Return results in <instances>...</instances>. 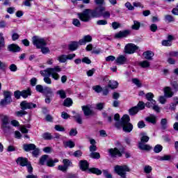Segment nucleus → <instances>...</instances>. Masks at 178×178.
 I'll return each mask as SVG.
<instances>
[{"instance_id":"obj_1","label":"nucleus","mask_w":178,"mask_h":178,"mask_svg":"<svg viewBox=\"0 0 178 178\" xmlns=\"http://www.w3.org/2000/svg\"><path fill=\"white\" fill-rule=\"evenodd\" d=\"M62 72V68L59 66H55L54 67H49L44 70L40 71V74L44 77L43 80L46 84H52V80L49 78L51 76L54 80L58 81L60 79V75L58 73Z\"/></svg>"},{"instance_id":"obj_2","label":"nucleus","mask_w":178,"mask_h":178,"mask_svg":"<svg viewBox=\"0 0 178 178\" xmlns=\"http://www.w3.org/2000/svg\"><path fill=\"white\" fill-rule=\"evenodd\" d=\"M146 99L147 101H149L145 104L147 108H152L153 111L157 113L161 112V108H159V106L156 105V101L154 100V93L148 92L146 95Z\"/></svg>"},{"instance_id":"obj_3","label":"nucleus","mask_w":178,"mask_h":178,"mask_svg":"<svg viewBox=\"0 0 178 178\" xmlns=\"http://www.w3.org/2000/svg\"><path fill=\"white\" fill-rule=\"evenodd\" d=\"M108 153L112 158L120 157L124 154V147L120 143H117L116 147L108 149Z\"/></svg>"},{"instance_id":"obj_4","label":"nucleus","mask_w":178,"mask_h":178,"mask_svg":"<svg viewBox=\"0 0 178 178\" xmlns=\"http://www.w3.org/2000/svg\"><path fill=\"white\" fill-rule=\"evenodd\" d=\"M130 116L129 115H124L122 118L121 124L122 126L123 131L126 133H130L133 130V124L129 122Z\"/></svg>"},{"instance_id":"obj_5","label":"nucleus","mask_w":178,"mask_h":178,"mask_svg":"<svg viewBox=\"0 0 178 178\" xmlns=\"http://www.w3.org/2000/svg\"><path fill=\"white\" fill-rule=\"evenodd\" d=\"M78 17L81 20V22H90L92 17V10L86 9L83 13H78Z\"/></svg>"},{"instance_id":"obj_6","label":"nucleus","mask_w":178,"mask_h":178,"mask_svg":"<svg viewBox=\"0 0 178 178\" xmlns=\"http://www.w3.org/2000/svg\"><path fill=\"white\" fill-rule=\"evenodd\" d=\"M32 42L36 48L40 49V48H42V47H45L47 45V40L44 38H41L39 36H33L32 38Z\"/></svg>"},{"instance_id":"obj_7","label":"nucleus","mask_w":178,"mask_h":178,"mask_svg":"<svg viewBox=\"0 0 178 178\" xmlns=\"http://www.w3.org/2000/svg\"><path fill=\"white\" fill-rule=\"evenodd\" d=\"M114 170L119 176H124L126 172H130V168L127 165H115Z\"/></svg>"},{"instance_id":"obj_8","label":"nucleus","mask_w":178,"mask_h":178,"mask_svg":"<svg viewBox=\"0 0 178 178\" xmlns=\"http://www.w3.org/2000/svg\"><path fill=\"white\" fill-rule=\"evenodd\" d=\"M137 49H138V47L136 44L129 43L124 47V53L129 54H134Z\"/></svg>"},{"instance_id":"obj_9","label":"nucleus","mask_w":178,"mask_h":178,"mask_svg":"<svg viewBox=\"0 0 178 178\" xmlns=\"http://www.w3.org/2000/svg\"><path fill=\"white\" fill-rule=\"evenodd\" d=\"M104 10H105V7L99 6L96 8L94 10H92L91 17L93 18L101 17L102 16V13H104Z\"/></svg>"},{"instance_id":"obj_10","label":"nucleus","mask_w":178,"mask_h":178,"mask_svg":"<svg viewBox=\"0 0 178 178\" xmlns=\"http://www.w3.org/2000/svg\"><path fill=\"white\" fill-rule=\"evenodd\" d=\"M4 99L1 100L0 104L1 105H8L12 102V93L10 92L5 91L3 92Z\"/></svg>"},{"instance_id":"obj_11","label":"nucleus","mask_w":178,"mask_h":178,"mask_svg":"<svg viewBox=\"0 0 178 178\" xmlns=\"http://www.w3.org/2000/svg\"><path fill=\"white\" fill-rule=\"evenodd\" d=\"M21 109L26 111V109H33V108H37V104L31 102H27L24 101L20 104Z\"/></svg>"},{"instance_id":"obj_12","label":"nucleus","mask_w":178,"mask_h":178,"mask_svg":"<svg viewBox=\"0 0 178 178\" xmlns=\"http://www.w3.org/2000/svg\"><path fill=\"white\" fill-rule=\"evenodd\" d=\"M117 65H126L127 63V57L126 56L120 55L115 59Z\"/></svg>"},{"instance_id":"obj_13","label":"nucleus","mask_w":178,"mask_h":178,"mask_svg":"<svg viewBox=\"0 0 178 178\" xmlns=\"http://www.w3.org/2000/svg\"><path fill=\"white\" fill-rule=\"evenodd\" d=\"M82 111H83L85 116H91V115H94V112L91 109V106H83Z\"/></svg>"},{"instance_id":"obj_14","label":"nucleus","mask_w":178,"mask_h":178,"mask_svg":"<svg viewBox=\"0 0 178 178\" xmlns=\"http://www.w3.org/2000/svg\"><path fill=\"white\" fill-rule=\"evenodd\" d=\"M92 41V37L90 35H87L83 36V39L79 40V45H86V42H91Z\"/></svg>"},{"instance_id":"obj_15","label":"nucleus","mask_w":178,"mask_h":178,"mask_svg":"<svg viewBox=\"0 0 178 178\" xmlns=\"http://www.w3.org/2000/svg\"><path fill=\"white\" fill-rule=\"evenodd\" d=\"M175 40V38L172 35L168 36V40H164L162 41L161 44L163 47H170L172 45V41Z\"/></svg>"},{"instance_id":"obj_16","label":"nucleus","mask_w":178,"mask_h":178,"mask_svg":"<svg viewBox=\"0 0 178 178\" xmlns=\"http://www.w3.org/2000/svg\"><path fill=\"white\" fill-rule=\"evenodd\" d=\"M17 163L20 165V166H27L29 165V161L26 158L19 157L17 159Z\"/></svg>"},{"instance_id":"obj_17","label":"nucleus","mask_w":178,"mask_h":178,"mask_svg":"<svg viewBox=\"0 0 178 178\" xmlns=\"http://www.w3.org/2000/svg\"><path fill=\"white\" fill-rule=\"evenodd\" d=\"M58 162H59L58 159H52V158L49 157L46 165L47 166H49V168H54L55 163H58Z\"/></svg>"},{"instance_id":"obj_18","label":"nucleus","mask_w":178,"mask_h":178,"mask_svg":"<svg viewBox=\"0 0 178 178\" xmlns=\"http://www.w3.org/2000/svg\"><path fill=\"white\" fill-rule=\"evenodd\" d=\"M23 148L24 149V151H26V152H29L30 151H33L34 149H35V145L31 143V144H25L23 146Z\"/></svg>"},{"instance_id":"obj_19","label":"nucleus","mask_w":178,"mask_h":178,"mask_svg":"<svg viewBox=\"0 0 178 178\" xmlns=\"http://www.w3.org/2000/svg\"><path fill=\"white\" fill-rule=\"evenodd\" d=\"M79 45H80V43H79V42H72L68 45V49H70V51H76V49L79 48Z\"/></svg>"},{"instance_id":"obj_20","label":"nucleus","mask_w":178,"mask_h":178,"mask_svg":"<svg viewBox=\"0 0 178 178\" xmlns=\"http://www.w3.org/2000/svg\"><path fill=\"white\" fill-rule=\"evenodd\" d=\"M143 56L145 59L147 60H152V57L154 56V52L151 51H147L143 53Z\"/></svg>"},{"instance_id":"obj_21","label":"nucleus","mask_w":178,"mask_h":178,"mask_svg":"<svg viewBox=\"0 0 178 178\" xmlns=\"http://www.w3.org/2000/svg\"><path fill=\"white\" fill-rule=\"evenodd\" d=\"M164 94L165 97H167L168 98H172V97H173V92H172V89L170 87L164 88Z\"/></svg>"},{"instance_id":"obj_22","label":"nucleus","mask_w":178,"mask_h":178,"mask_svg":"<svg viewBox=\"0 0 178 178\" xmlns=\"http://www.w3.org/2000/svg\"><path fill=\"white\" fill-rule=\"evenodd\" d=\"M8 50L11 52H19L20 47L17 44H12L8 46Z\"/></svg>"},{"instance_id":"obj_23","label":"nucleus","mask_w":178,"mask_h":178,"mask_svg":"<svg viewBox=\"0 0 178 178\" xmlns=\"http://www.w3.org/2000/svg\"><path fill=\"white\" fill-rule=\"evenodd\" d=\"M129 34V31H120L115 35V38H123L127 37Z\"/></svg>"},{"instance_id":"obj_24","label":"nucleus","mask_w":178,"mask_h":178,"mask_svg":"<svg viewBox=\"0 0 178 178\" xmlns=\"http://www.w3.org/2000/svg\"><path fill=\"white\" fill-rule=\"evenodd\" d=\"M138 147L143 151H149L152 148L149 145H145L143 143H139Z\"/></svg>"},{"instance_id":"obj_25","label":"nucleus","mask_w":178,"mask_h":178,"mask_svg":"<svg viewBox=\"0 0 178 178\" xmlns=\"http://www.w3.org/2000/svg\"><path fill=\"white\" fill-rule=\"evenodd\" d=\"M145 121L149 123H152V124H155V123H156V116L151 115L145 118Z\"/></svg>"},{"instance_id":"obj_26","label":"nucleus","mask_w":178,"mask_h":178,"mask_svg":"<svg viewBox=\"0 0 178 178\" xmlns=\"http://www.w3.org/2000/svg\"><path fill=\"white\" fill-rule=\"evenodd\" d=\"M118 86H119V83L116 81H108V87L109 88H111V90L118 88Z\"/></svg>"},{"instance_id":"obj_27","label":"nucleus","mask_w":178,"mask_h":178,"mask_svg":"<svg viewBox=\"0 0 178 178\" xmlns=\"http://www.w3.org/2000/svg\"><path fill=\"white\" fill-rule=\"evenodd\" d=\"M80 168L81 170L86 171L88 169V162L87 161H80Z\"/></svg>"},{"instance_id":"obj_28","label":"nucleus","mask_w":178,"mask_h":178,"mask_svg":"<svg viewBox=\"0 0 178 178\" xmlns=\"http://www.w3.org/2000/svg\"><path fill=\"white\" fill-rule=\"evenodd\" d=\"M49 158V156L47 154L42 156L40 159V165H45V164L47 165Z\"/></svg>"},{"instance_id":"obj_29","label":"nucleus","mask_w":178,"mask_h":178,"mask_svg":"<svg viewBox=\"0 0 178 178\" xmlns=\"http://www.w3.org/2000/svg\"><path fill=\"white\" fill-rule=\"evenodd\" d=\"M139 66L143 69H147V67H149V66H151V63H149L148 60H143L139 63Z\"/></svg>"},{"instance_id":"obj_30","label":"nucleus","mask_w":178,"mask_h":178,"mask_svg":"<svg viewBox=\"0 0 178 178\" xmlns=\"http://www.w3.org/2000/svg\"><path fill=\"white\" fill-rule=\"evenodd\" d=\"M138 107L134 106L129 110V113L131 116H134V115H137V113H138Z\"/></svg>"},{"instance_id":"obj_31","label":"nucleus","mask_w":178,"mask_h":178,"mask_svg":"<svg viewBox=\"0 0 178 178\" xmlns=\"http://www.w3.org/2000/svg\"><path fill=\"white\" fill-rule=\"evenodd\" d=\"M29 95H31V90H30V88H28L26 90H22L21 92V97H22L23 98H27Z\"/></svg>"},{"instance_id":"obj_32","label":"nucleus","mask_w":178,"mask_h":178,"mask_svg":"<svg viewBox=\"0 0 178 178\" xmlns=\"http://www.w3.org/2000/svg\"><path fill=\"white\" fill-rule=\"evenodd\" d=\"M74 118L75 121L76 122V123H79V124H82L83 120L81 119V115H80L79 113H76L74 115Z\"/></svg>"},{"instance_id":"obj_33","label":"nucleus","mask_w":178,"mask_h":178,"mask_svg":"<svg viewBox=\"0 0 178 178\" xmlns=\"http://www.w3.org/2000/svg\"><path fill=\"white\" fill-rule=\"evenodd\" d=\"M141 138H140V142L142 143H148V141H149V137H148L147 136L145 135V134L142 133L140 134Z\"/></svg>"},{"instance_id":"obj_34","label":"nucleus","mask_w":178,"mask_h":178,"mask_svg":"<svg viewBox=\"0 0 178 178\" xmlns=\"http://www.w3.org/2000/svg\"><path fill=\"white\" fill-rule=\"evenodd\" d=\"M64 144V147H65V148H67V147L69 148H74V142L72 141V140H68V141H65L63 143Z\"/></svg>"},{"instance_id":"obj_35","label":"nucleus","mask_w":178,"mask_h":178,"mask_svg":"<svg viewBox=\"0 0 178 178\" xmlns=\"http://www.w3.org/2000/svg\"><path fill=\"white\" fill-rule=\"evenodd\" d=\"M2 126L4 128H8L9 129V119L8 118V117L5 116L3 117V120H2Z\"/></svg>"},{"instance_id":"obj_36","label":"nucleus","mask_w":178,"mask_h":178,"mask_svg":"<svg viewBox=\"0 0 178 178\" xmlns=\"http://www.w3.org/2000/svg\"><path fill=\"white\" fill-rule=\"evenodd\" d=\"M89 172H90L91 173H94L95 175H102V171H101V170L98 169V168H92L89 169Z\"/></svg>"},{"instance_id":"obj_37","label":"nucleus","mask_w":178,"mask_h":178,"mask_svg":"<svg viewBox=\"0 0 178 178\" xmlns=\"http://www.w3.org/2000/svg\"><path fill=\"white\" fill-rule=\"evenodd\" d=\"M24 115H27V111L24 110L15 112V116H17V118H22L24 116Z\"/></svg>"},{"instance_id":"obj_38","label":"nucleus","mask_w":178,"mask_h":178,"mask_svg":"<svg viewBox=\"0 0 178 178\" xmlns=\"http://www.w3.org/2000/svg\"><path fill=\"white\" fill-rule=\"evenodd\" d=\"M73 104V100L70 98H67L66 99L64 100L63 105L64 106H72Z\"/></svg>"},{"instance_id":"obj_39","label":"nucleus","mask_w":178,"mask_h":178,"mask_svg":"<svg viewBox=\"0 0 178 178\" xmlns=\"http://www.w3.org/2000/svg\"><path fill=\"white\" fill-rule=\"evenodd\" d=\"M5 46V39L3 38V34L0 33V50Z\"/></svg>"},{"instance_id":"obj_40","label":"nucleus","mask_w":178,"mask_h":178,"mask_svg":"<svg viewBox=\"0 0 178 178\" xmlns=\"http://www.w3.org/2000/svg\"><path fill=\"white\" fill-rule=\"evenodd\" d=\"M57 94L60 95V98L62 99H65V98H66V92L64 90H58Z\"/></svg>"},{"instance_id":"obj_41","label":"nucleus","mask_w":178,"mask_h":178,"mask_svg":"<svg viewBox=\"0 0 178 178\" xmlns=\"http://www.w3.org/2000/svg\"><path fill=\"white\" fill-rule=\"evenodd\" d=\"M161 127L162 129H163L165 130V129L168 128V120L165 118H163L161 121Z\"/></svg>"},{"instance_id":"obj_42","label":"nucleus","mask_w":178,"mask_h":178,"mask_svg":"<svg viewBox=\"0 0 178 178\" xmlns=\"http://www.w3.org/2000/svg\"><path fill=\"white\" fill-rule=\"evenodd\" d=\"M58 60H59L60 63H65L67 60V57L66 55H61L58 57Z\"/></svg>"},{"instance_id":"obj_43","label":"nucleus","mask_w":178,"mask_h":178,"mask_svg":"<svg viewBox=\"0 0 178 178\" xmlns=\"http://www.w3.org/2000/svg\"><path fill=\"white\" fill-rule=\"evenodd\" d=\"M63 163L64 166L67 167V168H69V166H72V161L67 159H63Z\"/></svg>"},{"instance_id":"obj_44","label":"nucleus","mask_w":178,"mask_h":178,"mask_svg":"<svg viewBox=\"0 0 178 178\" xmlns=\"http://www.w3.org/2000/svg\"><path fill=\"white\" fill-rule=\"evenodd\" d=\"M140 22H138V21H134V24L131 26V29L133 30H138L140 29Z\"/></svg>"},{"instance_id":"obj_45","label":"nucleus","mask_w":178,"mask_h":178,"mask_svg":"<svg viewBox=\"0 0 178 178\" xmlns=\"http://www.w3.org/2000/svg\"><path fill=\"white\" fill-rule=\"evenodd\" d=\"M163 148V147H162V145H156L154 147V152H156V154H159V152H161L162 151Z\"/></svg>"},{"instance_id":"obj_46","label":"nucleus","mask_w":178,"mask_h":178,"mask_svg":"<svg viewBox=\"0 0 178 178\" xmlns=\"http://www.w3.org/2000/svg\"><path fill=\"white\" fill-rule=\"evenodd\" d=\"M172 156L170 155H164L159 157V161H170Z\"/></svg>"},{"instance_id":"obj_47","label":"nucleus","mask_w":178,"mask_h":178,"mask_svg":"<svg viewBox=\"0 0 178 178\" xmlns=\"http://www.w3.org/2000/svg\"><path fill=\"white\" fill-rule=\"evenodd\" d=\"M72 24L75 26V27H80L81 26V23H80V20L76 18L72 19Z\"/></svg>"},{"instance_id":"obj_48","label":"nucleus","mask_w":178,"mask_h":178,"mask_svg":"<svg viewBox=\"0 0 178 178\" xmlns=\"http://www.w3.org/2000/svg\"><path fill=\"white\" fill-rule=\"evenodd\" d=\"M97 26H106L108 24V21L106 19H99L97 21Z\"/></svg>"},{"instance_id":"obj_49","label":"nucleus","mask_w":178,"mask_h":178,"mask_svg":"<svg viewBox=\"0 0 178 178\" xmlns=\"http://www.w3.org/2000/svg\"><path fill=\"white\" fill-rule=\"evenodd\" d=\"M42 138L44 140H52V135L50 133L46 132L42 134Z\"/></svg>"},{"instance_id":"obj_50","label":"nucleus","mask_w":178,"mask_h":178,"mask_svg":"<svg viewBox=\"0 0 178 178\" xmlns=\"http://www.w3.org/2000/svg\"><path fill=\"white\" fill-rule=\"evenodd\" d=\"M102 16L104 17V19H109V17H111V13L104 10L102 14Z\"/></svg>"},{"instance_id":"obj_51","label":"nucleus","mask_w":178,"mask_h":178,"mask_svg":"<svg viewBox=\"0 0 178 178\" xmlns=\"http://www.w3.org/2000/svg\"><path fill=\"white\" fill-rule=\"evenodd\" d=\"M90 158H93L95 159H99V158H101V156L98 152H92L90 154Z\"/></svg>"},{"instance_id":"obj_52","label":"nucleus","mask_w":178,"mask_h":178,"mask_svg":"<svg viewBox=\"0 0 178 178\" xmlns=\"http://www.w3.org/2000/svg\"><path fill=\"white\" fill-rule=\"evenodd\" d=\"M165 19L166 22H168L169 23H170V22H175V18L170 15H166Z\"/></svg>"},{"instance_id":"obj_53","label":"nucleus","mask_w":178,"mask_h":178,"mask_svg":"<svg viewBox=\"0 0 178 178\" xmlns=\"http://www.w3.org/2000/svg\"><path fill=\"white\" fill-rule=\"evenodd\" d=\"M124 6L128 10H134V6H133L130 2L125 3Z\"/></svg>"},{"instance_id":"obj_54","label":"nucleus","mask_w":178,"mask_h":178,"mask_svg":"<svg viewBox=\"0 0 178 178\" xmlns=\"http://www.w3.org/2000/svg\"><path fill=\"white\" fill-rule=\"evenodd\" d=\"M137 108L138 111H143L145 108V104L143 102H139Z\"/></svg>"},{"instance_id":"obj_55","label":"nucleus","mask_w":178,"mask_h":178,"mask_svg":"<svg viewBox=\"0 0 178 178\" xmlns=\"http://www.w3.org/2000/svg\"><path fill=\"white\" fill-rule=\"evenodd\" d=\"M132 82H133L134 84H135V86H136L137 87H141V82H140V80H138V79H132Z\"/></svg>"},{"instance_id":"obj_56","label":"nucleus","mask_w":178,"mask_h":178,"mask_svg":"<svg viewBox=\"0 0 178 178\" xmlns=\"http://www.w3.org/2000/svg\"><path fill=\"white\" fill-rule=\"evenodd\" d=\"M159 102L160 104H162V105L166 104V97L165 96H160L159 98Z\"/></svg>"},{"instance_id":"obj_57","label":"nucleus","mask_w":178,"mask_h":178,"mask_svg":"<svg viewBox=\"0 0 178 178\" xmlns=\"http://www.w3.org/2000/svg\"><path fill=\"white\" fill-rule=\"evenodd\" d=\"M54 129L56 131H65V127L61 125H55Z\"/></svg>"},{"instance_id":"obj_58","label":"nucleus","mask_w":178,"mask_h":178,"mask_svg":"<svg viewBox=\"0 0 178 178\" xmlns=\"http://www.w3.org/2000/svg\"><path fill=\"white\" fill-rule=\"evenodd\" d=\"M92 90H94L95 92H101V91H102V88L99 86H95L92 87Z\"/></svg>"},{"instance_id":"obj_59","label":"nucleus","mask_w":178,"mask_h":178,"mask_svg":"<svg viewBox=\"0 0 178 178\" xmlns=\"http://www.w3.org/2000/svg\"><path fill=\"white\" fill-rule=\"evenodd\" d=\"M44 94H52V89L49 87H46L43 89Z\"/></svg>"},{"instance_id":"obj_60","label":"nucleus","mask_w":178,"mask_h":178,"mask_svg":"<svg viewBox=\"0 0 178 178\" xmlns=\"http://www.w3.org/2000/svg\"><path fill=\"white\" fill-rule=\"evenodd\" d=\"M150 30L152 31V33H155L156 30H158V26L155 24H153L150 26Z\"/></svg>"},{"instance_id":"obj_61","label":"nucleus","mask_w":178,"mask_h":178,"mask_svg":"<svg viewBox=\"0 0 178 178\" xmlns=\"http://www.w3.org/2000/svg\"><path fill=\"white\" fill-rule=\"evenodd\" d=\"M70 136H77V129H72L70 131Z\"/></svg>"},{"instance_id":"obj_62","label":"nucleus","mask_w":178,"mask_h":178,"mask_svg":"<svg viewBox=\"0 0 178 178\" xmlns=\"http://www.w3.org/2000/svg\"><path fill=\"white\" fill-rule=\"evenodd\" d=\"M103 175H104L105 177L106 178H112V175L108 172V170H103Z\"/></svg>"},{"instance_id":"obj_63","label":"nucleus","mask_w":178,"mask_h":178,"mask_svg":"<svg viewBox=\"0 0 178 178\" xmlns=\"http://www.w3.org/2000/svg\"><path fill=\"white\" fill-rule=\"evenodd\" d=\"M36 90H38L39 92H44V88L41 85H37L36 87Z\"/></svg>"},{"instance_id":"obj_64","label":"nucleus","mask_w":178,"mask_h":178,"mask_svg":"<svg viewBox=\"0 0 178 178\" xmlns=\"http://www.w3.org/2000/svg\"><path fill=\"white\" fill-rule=\"evenodd\" d=\"M43 54H48L49 52V49L48 47H42L40 48Z\"/></svg>"}]
</instances>
